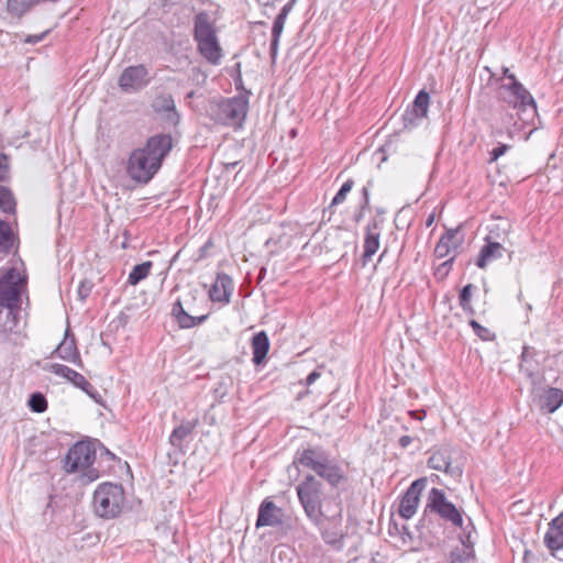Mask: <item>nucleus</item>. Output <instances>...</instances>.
I'll use <instances>...</instances> for the list:
<instances>
[{
    "label": "nucleus",
    "mask_w": 563,
    "mask_h": 563,
    "mask_svg": "<svg viewBox=\"0 0 563 563\" xmlns=\"http://www.w3.org/2000/svg\"><path fill=\"white\" fill-rule=\"evenodd\" d=\"M26 290L27 278L15 267L0 276V343L18 345L25 338L19 327V318Z\"/></svg>",
    "instance_id": "obj_1"
},
{
    "label": "nucleus",
    "mask_w": 563,
    "mask_h": 563,
    "mask_svg": "<svg viewBox=\"0 0 563 563\" xmlns=\"http://www.w3.org/2000/svg\"><path fill=\"white\" fill-rule=\"evenodd\" d=\"M173 148L169 134H155L147 139L142 147L130 153L126 163V173L139 184H147L161 169L164 159Z\"/></svg>",
    "instance_id": "obj_2"
},
{
    "label": "nucleus",
    "mask_w": 563,
    "mask_h": 563,
    "mask_svg": "<svg viewBox=\"0 0 563 563\" xmlns=\"http://www.w3.org/2000/svg\"><path fill=\"white\" fill-rule=\"evenodd\" d=\"M249 111V99L244 95L210 100L206 113L217 124L241 128Z\"/></svg>",
    "instance_id": "obj_3"
},
{
    "label": "nucleus",
    "mask_w": 563,
    "mask_h": 563,
    "mask_svg": "<svg viewBox=\"0 0 563 563\" xmlns=\"http://www.w3.org/2000/svg\"><path fill=\"white\" fill-rule=\"evenodd\" d=\"M295 462L316 472L330 485L336 486L344 478L342 468L321 448H307L298 452Z\"/></svg>",
    "instance_id": "obj_4"
},
{
    "label": "nucleus",
    "mask_w": 563,
    "mask_h": 563,
    "mask_svg": "<svg viewBox=\"0 0 563 563\" xmlns=\"http://www.w3.org/2000/svg\"><path fill=\"white\" fill-rule=\"evenodd\" d=\"M125 506V494L122 485L102 483L98 485L92 497L95 514L103 519H113L121 515Z\"/></svg>",
    "instance_id": "obj_5"
},
{
    "label": "nucleus",
    "mask_w": 563,
    "mask_h": 563,
    "mask_svg": "<svg viewBox=\"0 0 563 563\" xmlns=\"http://www.w3.org/2000/svg\"><path fill=\"white\" fill-rule=\"evenodd\" d=\"M499 98L510 107L519 109L523 122H530L537 114V103L531 93L517 80L515 75L508 76L498 89Z\"/></svg>",
    "instance_id": "obj_6"
},
{
    "label": "nucleus",
    "mask_w": 563,
    "mask_h": 563,
    "mask_svg": "<svg viewBox=\"0 0 563 563\" xmlns=\"http://www.w3.org/2000/svg\"><path fill=\"white\" fill-rule=\"evenodd\" d=\"M297 495L307 517L321 527L323 514L321 511V483L312 475H308L297 487Z\"/></svg>",
    "instance_id": "obj_7"
},
{
    "label": "nucleus",
    "mask_w": 563,
    "mask_h": 563,
    "mask_svg": "<svg viewBox=\"0 0 563 563\" xmlns=\"http://www.w3.org/2000/svg\"><path fill=\"white\" fill-rule=\"evenodd\" d=\"M95 459L96 451L90 444L77 442L68 450L65 457V471L67 473L84 471L92 465Z\"/></svg>",
    "instance_id": "obj_8"
},
{
    "label": "nucleus",
    "mask_w": 563,
    "mask_h": 563,
    "mask_svg": "<svg viewBox=\"0 0 563 563\" xmlns=\"http://www.w3.org/2000/svg\"><path fill=\"white\" fill-rule=\"evenodd\" d=\"M427 509L431 512H435L442 519L451 521L454 526H457V508L446 499L443 490L432 488L429 492Z\"/></svg>",
    "instance_id": "obj_9"
},
{
    "label": "nucleus",
    "mask_w": 563,
    "mask_h": 563,
    "mask_svg": "<svg viewBox=\"0 0 563 563\" xmlns=\"http://www.w3.org/2000/svg\"><path fill=\"white\" fill-rule=\"evenodd\" d=\"M147 75L143 65L126 67L119 77V87L128 93L136 92L148 84Z\"/></svg>",
    "instance_id": "obj_10"
},
{
    "label": "nucleus",
    "mask_w": 563,
    "mask_h": 563,
    "mask_svg": "<svg viewBox=\"0 0 563 563\" xmlns=\"http://www.w3.org/2000/svg\"><path fill=\"white\" fill-rule=\"evenodd\" d=\"M427 478H418L411 483L409 488L404 494L398 512L405 519H410L417 511L420 495L427 486Z\"/></svg>",
    "instance_id": "obj_11"
},
{
    "label": "nucleus",
    "mask_w": 563,
    "mask_h": 563,
    "mask_svg": "<svg viewBox=\"0 0 563 563\" xmlns=\"http://www.w3.org/2000/svg\"><path fill=\"white\" fill-rule=\"evenodd\" d=\"M543 541L553 556L563 560V512L549 522Z\"/></svg>",
    "instance_id": "obj_12"
},
{
    "label": "nucleus",
    "mask_w": 563,
    "mask_h": 563,
    "mask_svg": "<svg viewBox=\"0 0 563 563\" xmlns=\"http://www.w3.org/2000/svg\"><path fill=\"white\" fill-rule=\"evenodd\" d=\"M429 93L421 90L416 96L412 104L404 113L405 128L411 129L418 125L419 121L427 117L429 108Z\"/></svg>",
    "instance_id": "obj_13"
},
{
    "label": "nucleus",
    "mask_w": 563,
    "mask_h": 563,
    "mask_svg": "<svg viewBox=\"0 0 563 563\" xmlns=\"http://www.w3.org/2000/svg\"><path fill=\"white\" fill-rule=\"evenodd\" d=\"M459 522H460V529L462 530V532H460V543H462V545H463L462 551L460 550V563H461L462 561H466L468 559H474L473 545H474L475 539L477 537V533H476L475 528H474L473 523L471 522L470 518H466V523H465V520L460 515Z\"/></svg>",
    "instance_id": "obj_14"
},
{
    "label": "nucleus",
    "mask_w": 563,
    "mask_h": 563,
    "mask_svg": "<svg viewBox=\"0 0 563 563\" xmlns=\"http://www.w3.org/2000/svg\"><path fill=\"white\" fill-rule=\"evenodd\" d=\"M283 522V510L272 500L264 499L258 508L256 527H276Z\"/></svg>",
    "instance_id": "obj_15"
},
{
    "label": "nucleus",
    "mask_w": 563,
    "mask_h": 563,
    "mask_svg": "<svg viewBox=\"0 0 563 563\" xmlns=\"http://www.w3.org/2000/svg\"><path fill=\"white\" fill-rule=\"evenodd\" d=\"M233 289L232 278L228 274L219 273L209 290V297L214 302L229 303Z\"/></svg>",
    "instance_id": "obj_16"
},
{
    "label": "nucleus",
    "mask_w": 563,
    "mask_h": 563,
    "mask_svg": "<svg viewBox=\"0 0 563 563\" xmlns=\"http://www.w3.org/2000/svg\"><path fill=\"white\" fill-rule=\"evenodd\" d=\"M216 37H218L217 30L210 15L205 11L197 13L194 18L195 42L200 43Z\"/></svg>",
    "instance_id": "obj_17"
},
{
    "label": "nucleus",
    "mask_w": 563,
    "mask_h": 563,
    "mask_svg": "<svg viewBox=\"0 0 563 563\" xmlns=\"http://www.w3.org/2000/svg\"><path fill=\"white\" fill-rule=\"evenodd\" d=\"M55 353L66 362L74 363L79 367L82 365L75 336L70 333L69 329H66L64 340L58 344Z\"/></svg>",
    "instance_id": "obj_18"
},
{
    "label": "nucleus",
    "mask_w": 563,
    "mask_h": 563,
    "mask_svg": "<svg viewBox=\"0 0 563 563\" xmlns=\"http://www.w3.org/2000/svg\"><path fill=\"white\" fill-rule=\"evenodd\" d=\"M152 107L156 113L165 114V120L167 123L176 125L179 122V114L176 111L175 101L172 95L162 93L157 96L154 99Z\"/></svg>",
    "instance_id": "obj_19"
},
{
    "label": "nucleus",
    "mask_w": 563,
    "mask_h": 563,
    "mask_svg": "<svg viewBox=\"0 0 563 563\" xmlns=\"http://www.w3.org/2000/svg\"><path fill=\"white\" fill-rule=\"evenodd\" d=\"M380 228L376 221L366 227L362 264L365 266L379 247Z\"/></svg>",
    "instance_id": "obj_20"
},
{
    "label": "nucleus",
    "mask_w": 563,
    "mask_h": 563,
    "mask_svg": "<svg viewBox=\"0 0 563 563\" xmlns=\"http://www.w3.org/2000/svg\"><path fill=\"white\" fill-rule=\"evenodd\" d=\"M172 316L174 317L177 324L181 329H190L196 325H199V324L203 323L208 318V314H203V316H199V317L190 316L184 309L183 302L180 299H177L174 302L173 308H172Z\"/></svg>",
    "instance_id": "obj_21"
},
{
    "label": "nucleus",
    "mask_w": 563,
    "mask_h": 563,
    "mask_svg": "<svg viewBox=\"0 0 563 563\" xmlns=\"http://www.w3.org/2000/svg\"><path fill=\"white\" fill-rule=\"evenodd\" d=\"M199 54L211 65H219L223 57L218 37L197 43Z\"/></svg>",
    "instance_id": "obj_22"
},
{
    "label": "nucleus",
    "mask_w": 563,
    "mask_h": 563,
    "mask_svg": "<svg viewBox=\"0 0 563 563\" xmlns=\"http://www.w3.org/2000/svg\"><path fill=\"white\" fill-rule=\"evenodd\" d=\"M430 468L441 471L446 474H453L454 468L452 467L451 453L446 449H440L432 452L428 460Z\"/></svg>",
    "instance_id": "obj_23"
},
{
    "label": "nucleus",
    "mask_w": 563,
    "mask_h": 563,
    "mask_svg": "<svg viewBox=\"0 0 563 563\" xmlns=\"http://www.w3.org/2000/svg\"><path fill=\"white\" fill-rule=\"evenodd\" d=\"M253 362L260 365L265 360L269 350V340L265 331H260L252 338Z\"/></svg>",
    "instance_id": "obj_24"
},
{
    "label": "nucleus",
    "mask_w": 563,
    "mask_h": 563,
    "mask_svg": "<svg viewBox=\"0 0 563 563\" xmlns=\"http://www.w3.org/2000/svg\"><path fill=\"white\" fill-rule=\"evenodd\" d=\"M503 251L504 247L500 243L488 242L482 247L476 261V265L481 268H484L488 263L501 257Z\"/></svg>",
    "instance_id": "obj_25"
},
{
    "label": "nucleus",
    "mask_w": 563,
    "mask_h": 563,
    "mask_svg": "<svg viewBox=\"0 0 563 563\" xmlns=\"http://www.w3.org/2000/svg\"><path fill=\"white\" fill-rule=\"evenodd\" d=\"M563 404V390L560 388L550 387L541 397V409L549 413L558 410Z\"/></svg>",
    "instance_id": "obj_26"
},
{
    "label": "nucleus",
    "mask_w": 563,
    "mask_h": 563,
    "mask_svg": "<svg viewBox=\"0 0 563 563\" xmlns=\"http://www.w3.org/2000/svg\"><path fill=\"white\" fill-rule=\"evenodd\" d=\"M197 424H198V420H190V421H185L180 426L176 427L169 437V443L173 446L180 449L184 440L186 438H188L194 432Z\"/></svg>",
    "instance_id": "obj_27"
},
{
    "label": "nucleus",
    "mask_w": 563,
    "mask_h": 563,
    "mask_svg": "<svg viewBox=\"0 0 563 563\" xmlns=\"http://www.w3.org/2000/svg\"><path fill=\"white\" fill-rule=\"evenodd\" d=\"M456 232L457 229H449L441 236L434 249V254L438 258L446 257L451 250H455L457 247V243L455 242Z\"/></svg>",
    "instance_id": "obj_28"
},
{
    "label": "nucleus",
    "mask_w": 563,
    "mask_h": 563,
    "mask_svg": "<svg viewBox=\"0 0 563 563\" xmlns=\"http://www.w3.org/2000/svg\"><path fill=\"white\" fill-rule=\"evenodd\" d=\"M437 313L441 316L443 323L453 328L457 321V312L453 311L452 297L445 295L444 298L437 305Z\"/></svg>",
    "instance_id": "obj_29"
},
{
    "label": "nucleus",
    "mask_w": 563,
    "mask_h": 563,
    "mask_svg": "<svg viewBox=\"0 0 563 563\" xmlns=\"http://www.w3.org/2000/svg\"><path fill=\"white\" fill-rule=\"evenodd\" d=\"M152 266L153 263L151 261L135 265L128 276V283L132 286L137 285L141 280L148 276Z\"/></svg>",
    "instance_id": "obj_30"
},
{
    "label": "nucleus",
    "mask_w": 563,
    "mask_h": 563,
    "mask_svg": "<svg viewBox=\"0 0 563 563\" xmlns=\"http://www.w3.org/2000/svg\"><path fill=\"white\" fill-rule=\"evenodd\" d=\"M51 372L70 382L74 386L80 383L84 375L63 364H52Z\"/></svg>",
    "instance_id": "obj_31"
},
{
    "label": "nucleus",
    "mask_w": 563,
    "mask_h": 563,
    "mask_svg": "<svg viewBox=\"0 0 563 563\" xmlns=\"http://www.w3.org/2000/svg\"><path fill=\"white\" fill-rule=\"evenodd\" d=\"M286 20L276 16L272 27V42H271V56L273 59L276 58L278 52L279 40L285 26Z\"/></svg>",
    "instance_id": "obj_32"
},
{
    "label": "nucleus",
    "mask_w": 563,
    "mask_h": 563,
    "mask_svg": "<svg viewBox=\"0 0 563 563\" xmlns=\"http://www.w3.org/2000/svg\"><path fill=\"white\" fill-rule=\"evenodd\" d=\"M13 246V235L11 227L0 220V251L9 252Z\"/></svg>",
    "instance_id": "obj_33"
},
{
    "label": "nucleus",
    "mask_w": 563,
    "mask_h": 563,
    "mask_svg": "<svg viewBox=\"0 0 563 563\" xmlns=\"http://www.w3.org/2000/svg\"><path fill=\"white\" fill-rule=\"evenodd\" d=\"M0 209L7 213L13 212L15 209L14 197L5 187H0Z\"/></svg>",
    "instance_id": "obj_34"
},
{
    "label": "nucleus",
    "mask_w": 563,
    "mask_h": 563,
    "mask_svg": "<svg viewBox=\"0 0 563 563\" xmlns=\"http://www.w3.org/2000/svg\"><path fill=\"white\" fill-rule=\"evenodd\" d=\"M27 405L36 413H42L47 409V400L41 393H33L29 398Z\"/></svg>",
    "instance_id": "obj_35"
},
{
    "label": "nucleus",
    "mask_w": 563,
    "mask_h": 563,
    "mask_svg": "<svg viewBox=\"0 0 563 563\" xmlns=\"http://www.w3.org/2000/svg\"><path fill=\"white\" fill-rule=\"evenodd\" d=\"M354 186V181L352 179H347L339 189L336 195L333 197L330 207L341 205L346 199L347 194L352 190Z\"/></svg>",
    "instance_id": "obj_36"
},
{
    "label": "nucleus",
    "mask_w": 563,
    "mask_h": 563,
    "mask_svg": "<svg viewBox=\"0 0 563 563\" xmlns=\"http://www.w3.org/2000/svg\"><path fill=\"white\" fill-rule=\"evenodd\" d=\"M454 257H455L454 255L451 256L450 258H448L446 261H444L443 263L439 264L435 267L434 277L438 280H443L446 278V276L449 275V273L452 269V266L454 264Z\"/></svg>",
    "instance_id": "obj_37"
},
{
    "label": "nucleus",
    "mask_w": 563,
    "mask_h": 563,
    "mask_svg": "<svg viewBox=\"0 0 563 563\" xmlns=\"http://www.w3.org/2000/svg\"><path fill=\"white\" fill-rule=\"evenodd\" d=\"M474 286L468 284L460 290V306L467 312L473 313V308L470 305V298Z\"/></svg>",
    "instance_id": "obj_38"
},
{
    "label": "nucleus",
    "mask_w": 563,
    "mask_h": 563,
    "mask_svg": "<svg viewBox=\"0 0 563 563\" xmlns=\"http://www.w3.org/2000/svg\"><path fill=\"white\" fill-rule=\"evenodd\" d=\"M470 325L473 328L475 334L484 341H489L494 334L485 327L481 325L477 321L471 320Z\"/></svg>",
    "instance_id": "obj_39"
},
{
    "label": "nucleus",
    "mask_w": 563,
    "mask_h": 563,
    "mask_svg": "<svg viewBox=\"0 0 563 563\" xmlns=\"http://www.w3.org/2000/svg\"><path fill=\"white\" fill-rule=\"evenodd\" d=\"M321 533H322V538L323 540L329 543V544H335L336 542L340 541L341 539V536L338 533V532H330L328 530H324L323 529V522L321 523V527H319Z\"/></svg>",
    "instance_id": "obj_40"
},
{
    "label": "nucleus",
    "mask_w": 563,
    "mask_h": 563,
    "mask_svg": "<svg viewBox=\"0 0 563 563\" xmlns=\"http://www.w3.org/2000/svg\"><path fill=\"white\" fill-rule=\"evenodd\" d=\"M99 477V472L96 468H91L90 466L82 471L81 482L84 484L91 483Z\"/></svg>",
    "instance_id": "obj_41"
},
{
    "label": "nucleus",
    "mask_w": 563,
    "mask_h": 563,
    "mask_svg": "<svg viewBox=\"0 0 563 563\" xmlns=\"http://www.w3.org/2000/svg\"><path fill=\"white\" fill-rule=\"evenodd\" d=\"M190 78L195 82H197V85H203L206 82L207 75L205 73H202L200 68L192 67L190 69Z\"/></svg>",
    "instance_id": "obj_42"
},
{
    "label": "nucleus",
    "mask_w": 563,
    "mask_h": 563,
    "mask_svg": "<svg viewBox=\"0 0 563 563\" xmlns=\"http://www.w3.org/2000/svg\"><path fill=\"white\" fill-rule=\"evenodd\" d=\"M91 288H92V286L90 283H87V282L80 283V285L78 287V296L80 297L81 300L86 299L90 295Z\"/></svg>",
    "instance_id": "obj_43"
},
{
    "label": "nucleus",
    "mask_w": 563,
    "mask_h": 563,
    "mask_svg": "<svg viewBox=\"0 0 563 563\" xmlns=\"http://www.w3.org/2000/svg\"><path fill=\"white\" fill-rule=\"evenodd\" d=\"M508 148L509 146L505 144H500L494 147L493 151L490 152V161L494 162L498 159L501 155H504L507 152Z\"/></svg>",
    "instance_id": "obj_44"
},
{
    "label": "nucleus",
    "mask_w": 563,
    "mask_h": 563,
    "mask_svg": "<svg viewBox=\"0 0 563 563\" xmlns=\"http://www.w3.org/2000/svg\"><path fill=\"white\" fill-rule=\"evenodd\" d=\"M47 33H48V31H45V32H42V33L35 34V35H29V36H26L24 42L27 44H37L44 40V37L46 36Z\"/></svg>",
    "instance_id": "obj_45"
},
{
    "label": "nucleus",
    "mask_w": 563,
    "mask_h": 563,
    "mask_svg": "<svg viewBox=\"0 0 563 563\" xmlns=\"http://www.w3.org/2000/svg\"><path fill=\"white\" fill-rule=\"evenodd\" d=\"M75 386L84 390L87 395L90 394L92 388H95L85 377H82L80 383H78V385Z\"/></svg>",
    "instance_id": "obj_46"
},
{
    "label": "nucleus",
    "mask_w": 563,
    "mask_h": 563,
    "mask_svg": "<svg viewBox=\"0 0 563 563\" xmlns=\"http://www.w3.org/2000/svg\"><path fill=\"white\" fill-rule=\"evenodd\" d=\"M75 386L84 390L87 395L90 394L92 388H95L85 377H82L80 383H78V385Z\"/></svg>",
    "instance_id": "obj_47"
},
{
    "label": "nucleus",
    "mask_w": 563,
    "mask_h": 563,
    "mask_svg": "<svg viewBox=\"0 0 563 563\" xmlns=\"http://www.w3.org/2000/svg\"><path fill=\"white\" fill-rule=\"evenodd\" d=\"M292 2H294V1H290V2L286 3V4L282 8L280 12L277 14V18L283 19V20H287V16H288V14H289V12H290L291 8H292Z\"/></svg>",
    "instance_id": "obj_48"
},
{
    "label": "nucleus",
    "mask_w": 563,
    "mask_h": 563,
    "mask_svg": "<svg viewBox=\"0 0 563 563\" xmlns=\"http://www.w3.org/2000/svg\"><path fill=\"white\" fill-rule=\"evenodd\" d=\"M320 377V373L318 371H313L311 372L307 378H306V384L308 386L312 385L318 378Z\"/></svg>",
    "instance_id": "obj_49"
},
{
    "label": "nucleus",
    "mask_w": 563,
    "mask_h": 563,
    "mask_svg": "<svg viewBox=\"0 0 563 563\" xmlns=\"http://www.w3.org/2000/svg\"><path fill=\"white\" fill-rule=\"evenodd\" d=\"M411 442H412V438L409 435H402L399 438V441H398L399 445L402 449L408 448L411 444Z\"/></svg>",
    "instance_id": "obj_50"
},
{
    "label": "nucleus",
    "mask_w": 563,
    "mask_h": 563,
    "mask_svg": "<svg viewBox=\"0 0 563 563\" xmlns=\"http://www.w3.org/2000/svg\"><path fill=\"white\" fill-rule=\"evenodd\" d=\"M363 205L362 207L365 208L368 206L369 203V192H368V187H364L363 190Z\"/></svg>",
    "instance_id": "obj_51"
},
{
    "label": "nucleus",
    "mask_w": 563,
    "mask_h": 563,
    "mask_svg": "<svg viewBox=\"0 0 563 563\" xmlns=\"http://www.w3.org/2000/svg\"><path fill=\"white\" fill-rule=\"evenodd\" d=\"M88 396L90 398H92L96 402H98V404L101 402V395L95 388H92V390L90 391V394H88Z\"/></svg>",
    "instance_id": "obj_52"
},
{
    "label": "nucleus",
    "mask_w": 563,
    "mask_h": 563,
    "mask_svg": "<svg viewBox=\"0 0 563 563\" xmlns=\"http://www.w3.org/2000/svg\"><path fill=\"white\" fill-rule=\"evenodd\" d=\"M5 172H7V158L2 157V158H0V178L3 177Z\"/></svg>",
    "instance_id": "obj_53"
},
{
    "label": "nucleus",
    "mask_w": 563,
    "mask_h": 563,
    "mask_svg": "<svg viewBox=\"0 0 563 563\" xmlns=\"http://www.w3.org/2000/svg\"><path fill=\"white\" fill-rule=\"evenodd\" d=\"M410 415L417 420H422L426 416V412L424 411H410Z\"/></svg>",
    "instance_id": "obj_54"
},
{
    "label": "nucleus",
    "mask_w": 563,
    "mask_h": 563,
    "mask_svg": "<svg viewBox=\"0 0 563 563\" xmlns=\"http://www.w3.org/2000/svg\"><path fill=\"white\" fill-rule=\"evenodd\" d=\"M449 560H450V563H455V562L457 561V554L455 553V551H454V550H452V551L450 552V558H449Z\"/></svg>",
    "instance_id": "obj_55"
},
{
    "label": "nucleus",
    "mask_w": 563,
    "mask_h": 563,
    "mask_svg": "<svg viewBox=\"0 0 563 563\" xmlns=\"http://www.w3.org/2000/svg\"><path fill=\"white\" fill-rule=\"evenodd\" d=\"M530 555H531V551L530 550H526L525 553H523V558H522L523 563H528Z\"/></svg>",
    "instance_id": "obj_56"
},
{
    "label": "nucleus",
    "mask_w": 563,
    "mask_h": 563,
    "mask_svg": "<svg viewBox=\"0 0 563 563\" xmlns=\"http://www.w3.org/2000/svg\"><path fill=\"white\" fill-rule=\"evenodd\" d=\"M434 221V216L433 214H430L426 221V225L427 227H430Z\"/></svg>",
    "instance_id": "obj_57"
},
{
    "label": "nucleus",
    "mask_w": 563,
    "mask_h": 563,
    "mask_svg": "<svg viewBox=\"0 0 563 563\" xmlns=\"http://www.w3.org/2000/svg\"><path fill=\"white\" fill-rule=\"evenodd\" d=\"M503 74H504V78L507 80H508V76L512 75L511 73H509V69L507 67L503 68Z\"/></svg>",
    "instance_id": "obj_58"
},
{
    "label": "nucleus",
    "mask_w": 563,
    "mask_h": 563,
    "mask_svg": "<svg viewBox=\"0 0 563 563\" xmlns=\"http://www.w3.org/2000/svg\"><path fill=\"white\" fill-rule=\"evenodd\" d=\"M527 353H528V346H525V347H523V351H522V353H521V360H522V361H525V360H526V357H527Z\"/></svg>",
    "instance_id": "obj_59"
},
{
    "label": "nucleus",
    "mask_w": 563,
    "mask_h": 563,
    "mask_svg": "<svg viewBox=\"0 0 563 563\" xmlns=\"http://www.w3.org/2000/svg\"><path fill=\"white\" fill-rule=\"evenodd\" d=\"M340 519H341V515H340V514H339L338 516H333V517H332V520H333V521H338V520H340Z\"/></svg>",
    "instance_id": "obj_60"
},
{
    "label": "nucleus",
    "mask_w": 563,
    "mask_h": 563,
    "mask_svg": "<svg viewBox=\"0 0 563 563\" xmlns=\"http://www.w3.org/2000/svg\"><path fill=\"white\" fill-rule=\"evenodd\" d=\"M194 96H195V92H194V91H190V92H188V93H187V98H188V99L194 98Z\"/></svg>",
    "instance_id": "obj_61"
}]
</instances>
